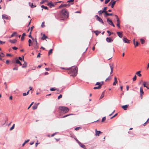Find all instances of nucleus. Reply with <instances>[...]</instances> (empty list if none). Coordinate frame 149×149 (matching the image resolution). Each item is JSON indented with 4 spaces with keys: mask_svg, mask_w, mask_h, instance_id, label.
Masks as SVG:
<instances>
[{
    "mask_svg": "<svg viewBox=\"0 0 149 149\" xmlns=\"http://www.w3.org/2000/svg\"><path fill=\"white\" fill-rule=\"evenodd\" d=\"M70 70L68 72L69 74H71L70 76L75 77L77 75V68L76 66H74L70 68Z\"/></svg>",
    "mask_w": 149,
    "mask_h": 149,
    "instance_id": "nucleus-1",
    "label": "nucleus"
},
{
    "mask_svg": "<svg viewBox=\"0 0 149 149\" xmlns=\"http://www.w3.org/2000/svg\"><path fill=\"white\" fill-rule=\"evenodd\" d=\"M61 16H63L65 18H68L69 16V13L67 10L65 9L62 10L61 11Z\"/></svg>",
    "mask_w": 149,
    "mask_h": 149,
    "instance_id": "nucleus-2",
    "label": "nucleus"
},
{
    "mask_svg": "<svg viewBox=\"0 0 149 149\" xmlns=\"http://www.w3.org/2000/svg\"><path fill=\"white\" fill-rule=\"evenodd\" d=\"M60 109L61 110V112L64 113H67L69 111L68 108L65 107H60Z\"/></svg>",
    "mask_w": 149,
    "mask_h": 149,
    "instance_id": "nucleus-3",
    "label": "nucleus"
},
{
    "mask_svg": "<svg viewBox=\"0 0 149 149\" xmlns=\"http://www.w3.org/2000/svg\"><path fill=\"white\" fill-rule=\"evenodd\" d=\"M33 44L34 45V47L35 49H37L38 48L39 46L36 38H35V42H34Z\"/></svg>",
    "mask_w": 149,
    "mask_h": 149,
    "instance_id": "nucleus-4",
    "label": "nucleus"
},
{
    "mask_svg": "<svg viewBox=\"0 0 149 149\" xmlns=\"http://www.w3.org/2000/svg\"><path fill=\"white\" fill-rule=\"evenodd\" d=\"M95 17L96 18V19L102 24H104V22L102 19L98 16L97 15H96Z\"/></svg>",
    "mask_w": 149,
    "mask_h": 149,
    "instance_id": "nucleus-5",
    "label": "nucleus"
},
{
    "mask_svg": "<svg viewBox=\"0 0 149 149\" xmlns=\"http://www.w3.org/2000/svg\"><path fill=\"white\" fill-rule=\"evenodd\" d=\"M115 16L116 17V20L117 22V26L119 28H120V21L118 17V16L116 15H115Z\"/></svg>",
    "mask_w": 149,
    "mask_h": 149,
    "instance_id": "nucleus-6",
    "label": "nucleus"
},
{
    "mask_svg": "<svg viewBox=\"0 0 149 149\" xmlns=\"http://www.w3.org/2000/svg\"><path fill=\"white\" fill-rule=\"evenodd\" d=\"M112 15L113 14L112 13H108L107 11H105V13L104 14V16L105 17H106L108 16H112Z\"/></svg>",
    "mask_w": 149,
    "mask_h": 149,
    "instance_id": "nucleus-7",
    "label": "nucleus"
},
{
    "mask_svg": "<svg viewBox=\"0 0 149 149\" xmlns=\"http://www.w3.org/2000/svg\"><path fill=\"white\" fill-rule=\"evenodd\" d=\"M123 41L124 42L126 43H129V40L127 38L125 37H124L123 39Z\"/></svg>",
    "mask_w": 149,
    "mask_h": 149,
    "instance_id": "nucleus-8",
    "label": "nucleus"
},
{
    "mask_svg": "<svg viewBox=\"0 0 149 149\" xmlns=\"http://www.w3.org/2000/svg\"><path fill=\"white\" fill-rule=\"evenodd\" d=\"M39 103H38L37 104L35 103L32 107V109L33 110L36 109H37L38 105L39 104Z\"/></svg>",
    "mask_w": 149,
    "mask_h": 149,
    "instance_id": "nucleus-9",
    "label": "nucleus"
},
{
    "mask_svg": "<svg viewBox=\"0 0 149 149\" xmlns=\"http://www.w3.org/2000/svg\"><path fill=\"white\" fill-rule=\"evenodd\" d=\"M106 41L108 42H111L113 41V40L111 38L107 37L106 38Z\"/></svg>",
    "mask_w": 149,
    "mask_h": 149,
    "instance_id": "nucleus-10",
    "label": "nucleus"
},
{
    "mask_svg": "<svg viewBox=\"0 0 149 149\" xmlns=\"http://www.w3.org/2000/svg\"><path fill=\"white\" fill-rule=\"evenodd\" d=\"M140 96H142L144 93V92L143 91V89L142 87H141L140 88Z\"/></svg>",
    "mask_w": 149,
    "mask_h": 149,
    "instance_id": "nucleus-11",
    "label": "nucleus"
},
{
    "mask_svg": "<svg viewBox=\"0 0 149 149\" xmlns=\"http://www.w3.org/2000/svg\"><path fill=\"white\" fill-rule=\"evenodd\" d=\"M95 136H99V134L100 133H101V132H100V131H97V130H95Z\"/></svg>",
    "mask_w": 149,
    "mask_h": 149,
    "instance_id": "nucleus-12",
    "label": "nucleus"
},
{
    "mask_svg": "<svg viewBox=\"0 0 149 149\" xmlns=\"http://www.w3.org/2000/svg\"><path fill=\"white\" fill-rule=\"evenodd\" d=\"M17 40L16 39L14 40H10L9 41L12 43H15L16 42Z\"/></svg>",
    "mask_w": 149,
    "mask_h": 149,
    "instance_id": "nucleus-13",
    "label": "nucleus"
},
{
    "mask_svg": "<svg viewBox=\"0 0 149 149\" xmlns=\"http://www.w3.org/2000/svg\"><path fill=\"white\" fill-rule=\"evenodd\" d=\"M47 5L49 6L50 8H52V6H54V5L52 3L51 1L48 3Z\"/></svg>",
    "mask_w": 149,
    "mask_h": 149,
    "instance_id": "nucleus-14",
    "label": "nucleus"
},
{
    "mask_svg": "<svg viewBox=\"0 0 149 149\" xmlns=\"http://www.w3.org/2000/svg\"><path fill=\"white\" fill-rule=\"evenodd\" d=\"M2 18L3 19H8V17L7 15H2Z\"/></svg>",
    "mask_w": 149,
    "mask_h": 149,
    "instance_id": "nucleus-15",
    "label": "nucleus"
},
{
    "mask_svg": "<svg viewBox=\"0 0 149 149\" xmlns=\"http://www.w3.org/2000/svg\"><path fill=\"white\" fill-rule=\"evenodd\" d=\"M78 144L79 145V146L80 147H81L83 148L84 149H86V146L84 144H83L81 143V142L79 143Z\"/></svg>",
    "mask_w": 149,
    "mask_h": 149,
    "instance_id": "nucleus-16",
    "label": "nucleus"
},
{
    "mask_svg": "<svg viewBox=\"0 0 149 149\" xmlns=\"http://www.w3.org/2000/svg\"><path fill=\"white\" fill-rule=\"evenodd\" d=\"M117 33L119 37L121 38L123 36L122 33L120 32H117Z\"/></svg>",
    "mask_w": 149,
    "mask_h": 149,
    "instance_id": "nucleus-17",
    "label": "nucleus"
},
{
    "mask_svg": "<svg viewBox=\"0 0 149 149\" xmlns=\"http://www.w3.org/2000/svg\"><path fill=\"white\" fill-rule=\"evenodd\" d=\"M110 67L111 69V71L110 73V74H111L113 73V64L112 65H111V64H109Z\"/></svg>",
    "mask_w": 149,
    "mask_h": 149,
    "instance_id": "nucleus-18",
    "label": "nucleus"
},
{
    "mask_svg": "<svg viewBox=\"0 0 149 149\" xmlns=\"http://www.w3.org/2000/svg\"><path fill=\"white\" fill-rule=\"evenodd\" d=\"M107 22L110 25H111L113 23L112 20L111 19H109V18H107Z\"/></svg>",
    "mask_w": 149,
    "mask_h": 149,
    "instance_id": "nucleus-19",
    "label": "nucleus"
},
{
    "mask_svg": "<svg viewBox=\"0 0 149 149\" xmlns=\"http://www.w3.org/2000/svg\"><path fill=\"white\" fill-rule=\"evenodd\" d=\"M111 1H112V2H111V8H113V7L114 6L116 2V1H114L113 0H112Z\"/></svg>",
    "mask_w": 149,
    "mask_h": 149,
    "instance_id": "nucleus-20",
    "label": "nucleus"
},
{
    "mask_svg": "<svg viewBox=\"0 0 149 149\" xmlns=\"http://www.w3.org/2000/svg\"><path fill=\"white\" fill-rule=\"evenodd\" d=\"M117 79L116 77H115L114 78V81L113 83V85L114 86L116 85V83H117Z\"/></svg>",
    "mask_w": 149,
    "mask_h": 149,
    "instance_id": "nucleus-21",
    "label": "nucleus"
},
{
    "mask_svg": "<svg viewBox=\"0 0 149 149\" xmlns=\"http://www.w3.org/2000/svg\"><path fill=\"white\" fill-rule=\"evenodd\" d=\"M149 85V82L148 81L144 82L143 84V85L144 87H146V85Z\"/></svg>",
    "mask_w": 149,
    "mask_h": 149,
    "instance_id": "nucleus-22",
    "label": "nucleus"
},
{
    "mask_svg": "<svg viewBox=\"0 0 149 149\" xmlns=\"http://www.w3.org/2000/svg\"><path fill=\"white\" fill-rule=\"evenodd\" d=\"M23 61H24V63L23 64V65L22 66V68H26L27 66L26 63L25 61L24 60H23Z\"/></svg>",
    "mask_w": 149,
    "mask_h": 149,
    "instance_id": "nucleus-23",
    "label": "nucleus"
},
{
    "mask_svg": "<svg viewBox=\"0 0 149 149\" xmlns=\"http://www.w3.org/2000/svg\"><path fill=\"white\" fill-rule=\"evenodd\" d=\"M103 81L101 82H97L95 85H98V86L101 85V87L102 85L103 84Z\"/></svg>",
    "mask_w": 149,
    "mask_h": 149,
    "instance_id": "nucleus-24",
    "label": "nucleus"
},
{
    "mask_svg": "<svg viewBox=\"0 0 149 149\" xmlns=\"http://www.w3.org/2000/svg\"><path fill=\"white\" fill-rule=\"evenodd\" d=\"M29 6H31V8H34L36 7V6L35 5H33V3H31L29 2Z\"/></svg>",
    "mask_w": 149,
    "mask_h": 149,
    "instance_id": "nucleus-25",
    "label": "nucleus"
},
{
    "mask_svg": "<svg viewBox=\"0 0 149 149\" xmlns=\"http://www.w3.org/2000/svg\"><path fill=\"white\" fill-rule=\"evenodd\" d=\"M47 38V36H46L45 34H44L42 38V39L43 40H44Z\"/></svg>",
    "mask_w": 149,
    "mask_h": 149,
    "instance_id": "nucleus-26",
    "label": "nucleus"
},
{
    "mask_svg": "<svg viewBox=\"0 0 149 149\" xmlns=\"http://www.w3.org/2000/svg\"><path fill=\"white\" fill-rule=\"evenodd\" d=\"M128 107V106L127 105H123L122 106V108L124 110H126Z\"/></svg>",
    "mask_w": 149,
    "mask_h": 149,
    "instance_id": "nucleus-27",
    "label": "nucleus"
},
{
    "mask_svg": "<svg viewBox=\"0 0 149 149\" xmlns=\"http://www.w3.org/2000/svg\"><path fill=\"white\" fill-rule=\"evenodd\" d=\"M70 4L69 3L63 4V7H69L70 6Z\"/></svg>",
    "mask_w": 149,
    "mask_h": 149,
    "instance_id": "nucleus-28",
    "label": "nucleus"
},
{
    "mask_svg": "<svg viewBox=\"0 0 149 149\" xmlns=\"http://www.w3.org/2000/svg\"><path fill=\"white\" fill-rule=\"evenodd\" d=\"M141 71H139L136 73V74L138 75L139 77H141V74H140Z\"/></svg>",
    "mask_w": 149,
    "mask_h": 149,
    "instance_id": "nucleus-29",
    "label": "nucleus"
},
{
    "mask_svg": "<svg viewBox=\"0 0 149 149\" xmlns=\"http://www.w3.org/2000/svg\"><path fill=\"white\" fill-rule=\"evenodd\" d=\"M104 11H103V10H100L98 12V13H99V16H100L101 15L102 13H104Z\"/></svg>",
    "mask_w": 149,
    "mask_h": 149,
    "instance_id": "nucleus-30",
    "label": "nucleus"
},
{
    "mask_svg": "<svg viewBox=\"0 0 149 149\" xmlns=\"http://www.w3.org/2000/svg\"><path fill=\"white\" fill-rule=\"evenodd\" d=\"M29 141V139H27V140L25 141L22 144V146L23 147L24 146V145H25V144L27 143Z\"/></svg>",
    "mask_w": 149,
    "mask_h": 149,
    "instance_id": "nucleus-31",
    "label": "nucleus"
},
{
    "mask_svg": "<svg viewBox=\"0 0 149 149\" xmlns=\"http://www.w3.org/2000/svg\"><path fill=\"white\" fill-rule=\"evenodd\" d=\"M96 35L97 36L98 34L100 33V31H94Z\"/></svg>",
    "mask_w": 149,
    "mask_h": 149,
    "instance_id": "nucleus-32",
    "label": "nucleus"
},
{
    "mask_svg": "<svg viewBox=\"0 0 149 149\" xmlns=\"http://www.w3.org/2000/svg\"><path fill=\"white\" fill-rule=\"evenodd\" d=\"M41 7L44 8V9H45V10H48V8L47 6H45L44 5H42L41 6Z\"/></svg>",
    "mask_w": 149,
    "mask_h": 149,
    "instance_id": "nucleus-33",
    "label": "nucleus"
},
{
    "mask_svg": "<svg viewBox=\"0 0 149 149\" xmlns=\"http://www.w3.org/2000/svg\"><path fill=\"white\" fill-rule=\"evenodd\" d=\"M101 88V85L98 86H96L94 87L93 88L94 89H100Z\"/></svg>",
    "mask_w": 149,
    "mask_h": 149,
    "instance_id": "nucleus-34",
    "label": "nucleus"
},
{
    "mask_svg": "<svg viewBox=\"0 0 149 149\" xmlns=\"http://www.w3.org/2000/svg\"><path fill=\"white\" fill-rule=\"evenodd\" d=\"M29 90L26 93H24L23 94V95L24 96H26V95H27L29 94Z\"/></svg>",
    "mask_w": 149,
    "mask_h": 149,
    "instance_id": "nucleus-35",
    "label": "nucleus"
},
{
    "mask_svg": "<svg viewBox=\"0 0 149 149\" xmlns=\"http://www.w3.org/2000/svg\"><path fill=\"white\" fill-rule=\"evenodd\" d=\"M140 40L141 42V43L142 44H143L144 43L145 41L144 39H143L142 38H141Z\"/></svg>",
    "mask_w": 149,
    "mask_h": 149,
    "instance_id": "nucleus-36",
    "label": "nucleus"
},
{
    "mask_svg": "<svg viewBox=\"0 0 149 149\" xmlns=\"http://www.w3.org/2000/svg\"><path fill=\"white\" fill-rule=\"evenodd\" d=\"M73 114H67L65 116H64L62 117H61L62 118H65L66 117H67V116H68L70 115H73Z\"/></svg>",
    "mask_w": 149,
    "mask_h": 149,
    "instance_id": "nucleus-37",
    "label": "nucleus"
},
{
    "mask_svg": "<svg viewBox=\"0 0 149 149\" xmlns=\"http://www.w3.org/2000/svg\"><path fill=\"white\" fill-rule=\"evenodd\" d=\"M17 34V32H14L11 35V37H13L14 36H15V35Z\"/></svg>",
    "mask_w": 149,
    "mask_h": 149,
    "instance_id": "nucleus-38",
    "label": "nucleus"
},
{
    "mask_svg": "<svg viewBox=\"0 0 149 149\" xmlns=\"http://www.w3.org/2000/svg\"><path fill=\"white\" fill-rule=\"evenodd\" d=\"M139 43L138 41H136L135 43L134 44V45L135 47H136L138 45Z\"/></svg>",
    "mask_w": 149,
    "mask_h": 149,
    "instance_id": "nucleus-39",
    "label": "nucleus"
},
{
    "mask_svg": "<svg viewBox=\"0 0 149 149\" xmlns=\"http://www.w3.org/2000/svg\"><path fill=\"white\" fill-rule=\"evenodd\" d=\"M15 124H14L13 125L12 127L10 128V131L14 129V127H15Z\"/></svg>",
    "mask_w": 149,
    "mask_h": 149,
    "instance_id": "nucleus-40",
    "label": "nucleus"
},
{
    "mask_svg": "<svg viewBox=\"0 0 149 149\" xmlns=\"http://www.w3.org/2000/svg\"><path fill=\"white\" fill-rule=\"evenodd\" d=\"M136 75H135L134 76V77H133V78L132 79L133 80V81H136Z\"/></svg>",
    "mask_w": 149,
    "mask_h": 149,
    "instance_id": "nucleus-41",
    "label": "nucleus"
},
{
    "mask_svg": "<svg viewBox=\"0 0 149 149\" xmlns=\"http://www.w3.org/2000/svg\"><path fill=\"white\" fill-rule=\"evenodd\" d=\"M52 49H50L49 52H48V55H50L52 53Z\"/></svg>",
    "mask_w": 149,
    "mask_h": 149,
    "instance_id": "nucleus-42",
    "label": "nucleus"
},
{
    "mask_svg": "<svg viewBox=\"0 0 149 149\" xmlns=\"http://www.w3.org/2000/svg\"><path fill=\"white\" fill-rule=\"evenodd\" d=\"M44 24H45L44 22H43L42 23L41 25L42 27L43 28L45 26Z\"/></svg>",
    "mask_w": 149,
    "mask_h": 149,
    "instance_id": "nucleus-43",
    "label": "nucleus"
},
{
    "mask_svg": "<svg viewBox=\"0 0 149 149\" xmlns=\"http://www.w3.org/2000/svg\"><path fill=\"white\" fill-rule=\"evenodd\" d=\"M107 7H104V9H103V10H102L103 11H104V13H105V11H107L106 10H107Z\"/></svg>",
    "mask_w": 149,
    "mask_h": 149,
    "instance_id": "nucleus-44",
    "label": "nucleus"
},
{
    "mask_svg": "<svg viewBox=\"0 0 149 149\" xmlns=\"http://www.w3.org/2000/svg\"><path fill=\"white\" fill-rule=\"evenodd\" d=\"M0 56L1 57H4V54L3 53H1L0 54Z\"/></svg>",
    "mask_w": 149,
    "mask_h": 149,
    "instance_id": "nucleus-45",
    "label": "nucleus"
},
{
    "mask_svg": "<svg viewBox=\"0 0 149 149\" xmlns=\"http://www.w3.org/2000/svg\"><path fill=\"white\" fill-rule=\"evenodd\" d=\"M104 96V92H103L100 97V98H102Z\"/></svg>",
    "mask_w": 149,
    "mask_h": 149,
    "instance_id": "nucleus-46",
    "label": "nucleus"
},
{
    "mask_svg": "<svg viewBox=\"0 0 149 149\" xmlns=\"http://www.w3.org/2000/svg\"><path fill=\"white\" fill-rule=\"evenodd\" d=\"M23 58H22V57H19L18 58H19V60L21 61H22L23 59H24V56H23Z\"/></svg>",
    "mask_w": 149,
    "mask_h": 149,
    "instance_id": "nucleus-47",
    "label": "nucleus"
},
{
    "mask_svg": "<svg viewBox=\"0 0 149 149\" xmlns=\"http://www.w3.org/2000/svg\"><path fill=\"white\" fill-rule=\"evenodd\" d=\"M56 89L54 88H51L50 89V91H55Z\"/></svg>",
    "mask_w": 149,
    "mask_h": 149,
    "instance_id": "nucleus-48",
    "label": "nucleus"
},
{
    "mask_svg": "<svg viewBox=\"0 0 149 149\" xmlns=\"http://www.w3.org/2000/svg\"><path fill=\"white\" fill-rule=\"evenodd\" d=\"M111 79V77L110 76H109L105 80V81H107L108 80H110Z\"/></svg>",
    "mask_w": 149,
    "mask_h": 149,
    "instance_id": "nucleus-49",
    "label": "nucleus"
},
{
    "mask_svg": "<svg viewBox=\"0 0 149 149\" xmlns=\"http://www.w3.org/2000/svg\"><path fill=\"white\" fill-rule=\"evenodd\" d=\"M16 63H20V61H19V60L17 59L16 61Z\"/></svg>",
    "mask_w": 149,
    "mask_h": 149,
    "instance_id": "nucleus-50",
    "label": "nucleus"
},
{
    "mask_svg": "<svg viewBox=\"0 0 149 149\" xmlns=\"http://www.w3.org/2000/svg\"><path fill=\"white\" fill-rule=\"evenodd\" d=\"M110 0H105V3L107 4L108 3Z\"/></svg>",
    "mask_w": 149,
    "mask_h": 149,
    "instance_id": "nucleus-51",
    "label": "nucleus"
},
{
    "mask_svg": "<svg viewBox=\"0 0 149 149\" xmlns=\"http://www.w3.org/2000/svg\"><path fill=\"white\" fill-rule=\"evenodd\" d=\"M62 97V95L61 94H60L58 96V99H60Z\"/></svg>",
    "mask_w": 149,
    "mask_h": 149,
    "instance_id": "nucleus-52",
    "label": "nucleus"
},
{
    "mask_svg": "<svg viewBox=\"0 0 149 149\" xmlns=\"http://www.w3.org/2000/svg\"><path fill=\"white\" fill-rule=\"evenodd\" d=\"M106 119V117H103L102 119V122H103Z\"/></svg>",
    "mask_w": 149,
    "mask_h": 149,
    "instance_id": "nucleus-53",
    "label": "nucleus"
},
{
    "mask_svg": "<svg viewBox=\"0 0 149 149\" xmlns=\"http://www.w3.org/2000/svg\"><path fill=\"white\" fill-rule=\"evenodd\" d=\"M149 120V118L146 121V122H145L144 124H143V126H145L146 125V124L147 122H148V121Z\"/></svg>",
    "mask_w": 149,
    "mask_h": 149,
    "instance_id": "nucleus-54",
    "label": "nucleus"
},
{
    "mask_svg": "<svg viewBox=\"0 0 149 149\" xmlns=\"http://www.w3.org/2000/svg\"><path fill=\"white\" fill-rule=\"evenodd\" d=\"M117 115V113H116L115 114V115L113 116L111 118V119H112L114 117H115Z\"/></svg>",
    "mask_w": 149,
    "mask_h": 149,
    "instance_id": "nucleus-55",
    "label": "nucleus"
},
{
    "mask_svg": "<svg viewBox=\"0 0 149 149\" xmlns=\"http://www.w3.org/2000/svg\"><path fill=\"white\" fill-rule=\"evenodd\" d=\"M34 102H32L31 104L29 105V107L28 108V109H29V108L31 107V105L33 104V103Z\"/></svg>",
    "mask_w": 149,
    "mask_h": 149,
    "instance_id": "nucleus-56",
    "label": "nucleus"
},
{
    "mask_svg": "<svg viewBox=\"0 0 149 149\" xmlns=\"http://www.w3.org/2000/svg\"><path fill=\"white\" fill-rule=\"evenodd\" d=\"M17 49V48L16 47H13V49L14 50H16Z\"/></svg>",
    "mask_w": 149,
    "mask_h": 149,
    "instance_id": "nucleus-57",
    "label": "nucleus"
},
{
    "mask_svg": "<svg viewBox=\"0 0 149 149\" xmlns=\"http://www.w3.org/2000/svg\"><path fill=\"white\" fill-rule=\"evenodd\" d=\"M80 128V127H76V128H75V130L77 131V130H79V129Z\"/></svg>",
    "mask_w": 149,
    "mask_h": 149,
    "instance_id": "nucleus-58",
    "label": "nucleus"
},
{
    "mask_svg": "<svg viewBox=\"0 0 149 149\" xmlns=\"http://www.w3.org/2000/svg\"><path fill=\"white\" fill-rule=\"evenodd\" d=\"M31 31H30V33H29V37L30 38H32V36L31 35Z\"/></svg>",
    "mask_w": 149,
    "mask_h": 149,
    "instance_id": "nucleus-59",
    "label": "nucleus"
},
{
    "mask_svg": "<svg viewBox=\"0 0 149 149\" xmlns=\"http://www.w3.org/2000/svg\"><path fill=\"white\" fill-rule=\"evenodd\" d=\"M107 32L109 34V36H110L112 34L109 31H107Z\"/></svg>",
    "mask_w": 149,
    "mask_h": 149,
    "instance_id": "nucleus-60",
    "label": "nucleus"
},
{
    "mask_svg": "<svg viewBox=\"0 0 149 149\" xmlns=\"http://www.w3.org/2000/svg\"><path fill=\"white\" fill-rule=\"evenodd\" d=\"M5 42H3L0 40V44H2L3 43H4Z\"/></svg>",
    "mask_w": 149,
    "mask_h": 149,
    "instance_id": "nucleus-61",
    "label": "nucleus"
},
{
    "mask_svg": "<svg viewBox=\"0 0 149 149\" xmlns=\"http://www.w3.org/2000/svg\"><path fill=\"white\" fill-rule=\"evenodd\" d=\"M28 42L29 44H31L32 42V41L31 39H29L28 40Z\"/></svg>",
    "mask_w": 149,
    "mask_h": 149,
    "instance_id": "nucleus-62",
    "label": "nucleus"
},
{
    "mask_svg": "<svg viewBox=\"0 0 149 149\" xmlns=\"http://www.w3.org/2000/svg\"><path fill=\"white\" fill-rule=\"evenodd\" d=\"M75 140L78 144L80 142L77 138L75 139Z\"/></svg>",
    "mask_w": 149,
    "mask_h": 149,
    "instance_id": "nucleus-63",
    "label": "nucleus"
},
{
    "mask_svg": "<svg viewBox=\"0 0 149 149\" xmlns=\"http://www.w3.org/2000/svg\"><path fill=\"white\" fill-rule=\"evenodd\" d=\"M18 70L17 68H14L13 69V70Z\"/></svg>",
    "mask_w": 149,
    "mask_h": 149,
    "instance_id": "nucleus-64",
    "label": "nucleus"
}]
</instances>
